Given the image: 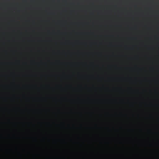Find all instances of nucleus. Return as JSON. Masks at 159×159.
I'll use <instances>...</instances> for the list:
<instances>
[{
  "mask_svg": "<svg viewBox=\"0 0 159 159\" xmlns=\"http://www.w3.org/2000/svg\"><path fill=\"white\" fill-rule=\"evenodd\" d=\"M20 54H22V53H20Z\"/></svg>",
  "mask_w": 159,
  "mask_h": 159,
  "instance_id": "1",
  "label": "nucleus"
},
{
  "mask_svg": "<svg viewBox=\"0 0 159 159\" xmlns=\"http://www.w3.org/2000/svg\"><path fill=\"white\" fill-rule=\"evenodd\" d=\"M20 33L21 34V33Z\"/></svg>",
  "mask_w": 159,
  "mask_h": 159,
  "instance_id": "2",
  "label": "nucleus"
}]
</instances>
